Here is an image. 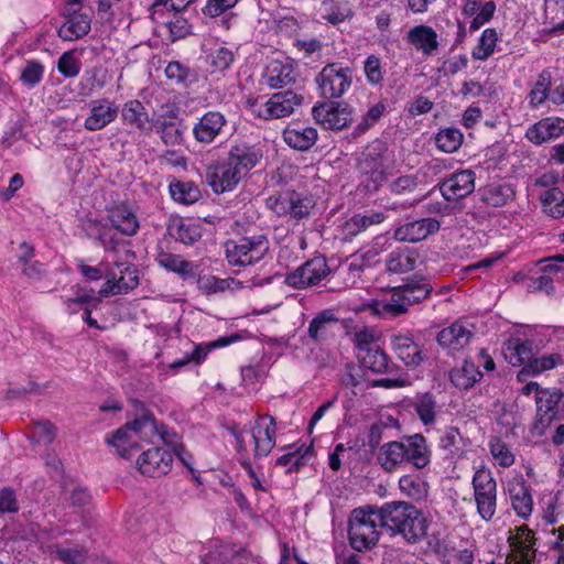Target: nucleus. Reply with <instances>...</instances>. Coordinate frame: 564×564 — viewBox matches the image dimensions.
<instances>
[{"instance_id": "nucleus-60", "label": "nucleus", "mask_w": 564, "mask_h": 564, "mask_svg": "<svg viewBox=\"0 0 564 564\" xmlns=\"http://www.w3.org/2000/svg\"><path fill=\"white\" fill-rule=\"evenodd\" d=\"M490 452L492 456L499 462L502 467H509L514 463V455L510 452L509 447L501 441H496L490 444Z\"/></svg>"}, {"instance_id": "nucleus-57", "label": "nucleus", "mask_w": 564, "mask_h": 564, "mask_svg": "<svg viewBox=\"0 0 564 564\" xmlns=\"http://www.w3.org/2000/svg\"><path fill=\"white\" fill-rule=\"evenodd\" d=\"M551 86L550 73H542L539 80L535 83L534 88L530 93L531 104L534 106L541 105L547 97V90Z\"/></svg>"}, {"instance_id": "nucleus-51", "label": "nucleus", "mask_w": 564, "mask_h": 564, "mask_svg": "<svg viewBox=\"0 0 564 564\" xmlns=\"http://www.w3.org/2000/svg\"><path fill=\"white\" fill-rule=\"evenodd\" d=\"M413 405L419 417L425 425L434 422L436 402L431 393L420 395Z\"/></svg>"}, {"instance_id": "nucleus-7", "label": "nucleus", "mask_w": 564, "mask_h": 564, "mask_svg": "<svg viewBox=\"0 0 564 564\" xmlns=\"http://www.w3.org/2000/svg\"><path fill=\"white\" fill-rule=\"evenodd\" d=\"M354 108L343 101H322L312 108L314 121L325 130L340 131L347 129L354 120Z\"/></svg>"}, {"instance_id": "nucleus-21", "label": "nucleus", "mask_w": 564, "mask_h": 564, "mask_svg": "<svg viewBox=\"0 0 564 564\" xmlns=\"http://www.w3.org/2000/svg\"><path fill=\"white\" fill-rule=\"evenodd\" d=\"M564 133V119L544 118L532 124L525 137L535 144H542L560 138Z\"/></svg>"}, {"instance_id": "nucleus-30", "label": "nucleus", "mask_w": 564, "mask_h": 564, "mask_svg": "<svg viewBox=\"0 0 564 564\" xmlns=\"http://www.w3.org/2000/svg\"><path fill=\"white\" fill-rule=\"evenodd\" d=\"M377 460L384 470H395L401 464L406 463L404 442L392 441L383 444Z\"/></svg>"}, {"instance_id": "nucleus-31", "label": "nucleus", "mask_w": 564, "mask_h": 564, "mask_svg": "<svg viewBox=\"0 0 564 564\" xmlns=\"http://www.w3.org/2000/svg\"><path fill=\"white\" fill-rule=\"evenodd\" d=\"M408 42L425 55L432 54L438 46L437 33L427 25H416L406 34Z\"/></svg>"}, {"instance_id": "nucleus-52", "label": "nucleus", "mask_w": 564, "mask_h": 564, "mask_svg": "<svg viewBox=\"0 0 564 564\" xmlns=\"http://www.w3.org/2000/svg\"><path fill=\"white\" fill-rule=\"evenodd\" d=\"M106 282L99 290L100 297L127 293V286L122 288L119 283L118 272L115 268L108 265L105 270Z\"/></svg>"}, {"instance_id": "nucleus-41", "label": "nucleus", "mask_w": 564, "mask_h": 564, "mask_svg": "<svg viewBox=\"0 0 564 564\" xmlns=\"http://www.w3.org/2000/svg\"><path fill=\"white\" fill-rule=\"evenodd\" d=\"M514 194L509 184L489 185L482 193V200L490 206L500 207L513 199Z\"/></svg>"}, {"instance_id": "nucleus-4", "label": "nucleus", "mask_w": 564, "mask_h": 564, "mask_svg": "<svg viewBox=\"0 0 564 564\" xmlns=\"http://www.w3.org/2000/svg\"><path fill=\"white\" fill-rule=\"evenodd\" d=\"M433 291V286L423 280H410L403 285L393 289L390 300L380 303V314L392 317L408 312L410 305L419 304L426 300Z\"/></svg>"}, {"instance_id": "nucleus-59", "label": "nucleus", "mask_w": 564, "mask_h": 564, "mask_svg": "<svg viewBox=\"0 0 564 564\" xmlns=\"http://www.w3.org/2000/svg\"><path fill=\"white\" fill-rule=\"evenodd\" d=\"M294 82L295 77L292 76L291 73H279L278 75H269L268 73H262L261 78L259 79L260 85H265L271 89L282 88Z\"/></svg>"}, {"instance_id": "nucleus-37", "label": "nucleus", "mask_w": 564, "mask_h": 564, "mask_svg": "<svg viewBox=\"0 0 564 564\" xmlns=\"http://www.w3.org/2000/svg\"><path fill=\"white\" fill-rule=\"evenodd\" d=\"M128 423L133 430L138 441L154 443V438L159 433V424L153 414L145 413Z\"/></svg>"}, {"instance_id": "nucleus-24", "label": "nucleus", "mask_w": 564, "mask_h": 564, "mask_svg": "<svg viewBox=\"0 0 564 564\" xmlns=\"http://www.w3.org/2000/svg\"><path fill=\"white\" fill-rule=\"evenodd\" d=\"M404 447L406 449V463L412 464L417 469H423L430 464L431 451L422 434L404 437Z\"/></svg>"}, {"instance_id": "nucleus-50", "label": "nucleus", "mask_w": 564, "mask_h": 564, "mask_svg": "<svg viewBox=\"0 0 564 564\" xmlns=\"http://www.w3.org/2000/svg\"><path fill=\"white\" fill-rule=\"evenodd\" d=\"M399 487L402 492L415 500L424 498L427 494L426 484L419 477L410 475H405L400 478Z\"/></svg>"}, {"instance_id": "nucleus-39", "label": "nucleus", "mask_w": 564, "mask_h": 564, "mask_svg": "<svg viewBox=\"0 0 564 564\" xmlns=\"http://www.w3.org/2000/svg\"><path fill=\"white\" fill-rule=\"evenodd\" d=\"M415 262L410 250L397 249L391 251L387 258V271L395 274L406 273L415 268Z\"/></svg>"}, {"instance_id": "nucleus-1", "label": "nucleus", "mask_w": 564, "mask_h": 564, "mask_svg": "<svg viewBox=\"0 0 564 564\" xmlns=\"http://www.w3.org/2000/svg\"><path fill=\"white\" fill-rule=\"evenodd\" d=\"M383 528L391 534H401L409 543L426 534V520L421 511L408 502L393 501L381 507Z\"/></svg>"}, {"instance_id": "nucleus-32", "label": "nucleus", "mask_w": 564, "mask_h": 564, "mask_svg": "<svg viewBox=\"0 0 564 564\" xmlns=\"http://www.w3.org/2000/svg\"><path fill=\"white\" fill-rule=\"evenodd\" d=\"M511 546L521 554L523 564H531L535 557V538L533 532L525 525L516 529V534L509 538Z\"/></svg>"}, {"instance_id": "nucleus-38", "label": "nucleus", "mask_w": 564, "mask_h": 564, "mask_svg": "<svg viewBox=\"0 0 564 564\" xmlns=\"http://www.w3.org/2000/svg\"><path fill=\"white\" fill-rule=\"evenodd\" d=\"M383 220L384 215L379 212H373L369 215H355L344 224L345 237L352 238L370 226L381 224Z\"/></svg>"}, {"instance_id": "nucleus-11", "label": "nucleus", "mask_w": 564, "mask_h": 564, "mask_svg": "<svg viewBox=\"0 0 564 564\" xmlns=\"http://www.w3.org/2000/svg\"><path fill=\"white\" fill-rule=\"evenodd\" d=\"M267 206L278 215L290 214L296 219H302L308 216L312 200L294 191H286L278 196H270L267 199Z\"/></svg>"}, {"instance_id": "nucleus-25", "label": "nucleus", "mask_w": 564, "mask_h": 564, "mask_svg": "<svg viewBox=\"0 0 564 564\" xmlns=\"http://www.w3.org/2000/svg\"><path fill=\"white\" fill-rule=\"evenodd\" d=\"M473 333L462 323H454L438 332L436 340L443 348L458 350L470 341Z\"/></svg>"}, {"instance_id": "nucleus-33", "label": "nucleus", "mask_w": 564, "mask_h": 564, "mask_svg": "<svg viewBox=\"0 0 564 564\" xmlns=\"http://www.w3.org/2000/svg\"><path fill=\"white\" fill-rule=\"evenodd\" d=\"M109 220L113 228L127 236H133L139 229L137 216L127 205H117L109 210Z\"/></svg>"}, {"instance_id": "nucleus-48", "label": "nucleus", "mask_w": 564, "mask_h": 564, "mask_svg": "<svg viewBox=\"0 0 564 564\" xmlns=\"http://www.w3.org/2000/svg\"><path fill=\"white\" fill-rule=\"evenodd\" d=\"M462 436L457 427H446L440 438V447L447 452V458L454 459L459 456Z\"/></svg>"}, {"instance_id": "nucleus-49", "label": "nucleus", "mask_w": 564, "mask_h": 564, "mask_svg": "<svg viewBox=\"0 0 564 564\" xmlns=\"http://www.w3.org/2000/svg\"><path fill=\"white\" fill-rule=\"evenodd\" d=\"M118 272V279L122 288L127 286V293L135 289L139 284L138 270L128 262L116 261L112 265Z\"/></svg>"}, {"instance_id": "nucleus-64", "label": "nucleus", "mask_w": 564, "mask_h": 564, "mask_svg": "<svg viewBox=\"0 0 564 564\" xmlns=\"http://www.w3.org/2000/svg\"><path fill=\"white\" fill-rule=\"evenodd\" d=\"M80 67L79 53L75 51L65 52L57 62V70H79Z\"/></svg>"}, {"instance_id": "nucleus-55", "label": "nucleus", "mask_w": 564, "mask_h": 564, "mask_svg": "<svg viewBox=\"0 0 564 564\" xmlns=\"http://www.w3.org/2000/svg\"><path fill=\"white\" fill-rule=\"evenodd\" d=\"M55 554L65 564H84L87 551L82 546L65 547L56 545Z\"/></svg>"}, {"instance_id": "nucleus-14", "label": "nucleus", "mask_w": 564, "mask_h": 564, "mask_svg": "<svg viewBox=\"0 0 564 564\" xmlns=\"http://www.w3.org/2000/svg\"><path fill=\"white\" fill-rule=\"evenodd\" d=\"M234 167L235 165L228 159L224 164L208 166L205 178L215 193L221 194L231 191L245 176L238 167Z\"/></svg>"}, {"instance_id": "nucleus-46", "label": "nucleus", "mask_w": 564, "mask_h": 564, "mask_svg": "<svg viewBox=\"0 0 564 564\" xmlns=\"http://www.w3.org/2000/svg\"><path fill=\"white\" fill-rule=\"evenodd\" d=\"M338 318L330 310H324L319 312L310 323L308 336L314 340L324 338V333L327 326L332 323H337Z\"/></svg>"}, {"instance_id": "nucleus-28", "label": "nucleus", "mask_w": 564, "mask_h": 564, "mask_svg": "<svg viewBox=\"0 0 564 564\" xmlns=\"http://www.w3.org/2000/svg\"><path fill=\"white\" fill-rule=\"evenodd\" d=\"M358 360L360 365L373 373L390 372L389 358L379 347L364 346L358 349Z\"/></svg>"}, {"instance_id": "nucleus-36", "label": "nucleus", "mask_w": 564, "mask_h": 564, "mask_svg": "<svg viewBox=\"0 0 564 564\" xmlns=\"http://www.w3.org/2000/svg\"><path fill=\"white\" fill-rule=\"evenodd\" d=\"M169 234L184 245H193L202 238L203 231L200 225L180 219L169 226Z\"/></svg>"}, {"instance_id": "nucleus-42", "label": "nucleus", "mask_w": 564, "mask_h": 564, "mask_svg": "<svg viewBox=\"0 0 564 564\" xmlns=\"http://www.w3.org/2000/svg\"><path fill=\"white\" fill-rule=\"evenodd\" d=\"M122 118L127 124L139 130L144 129L149 121L145 108L139 100H130L124 105L122 109Z\"/></svg>"}, {"instance_id": "nucleus-23", "label": "nucleus", "mask_w": 564, "mask_h": 564, "mask_svg": "<svg viewBox=\"0 0 564 564\" xmlns=\"http://www.w3.org/2000/svg\"><path fill=\"white\" fill-rule=\"evenodd\" d=\"M508 492L513 510L518 516L527 519L532 513L533 500L525 481L523 479H513L508 484Z\"/></svg>"}, {"instance_id": "nucleus-54", "label": "nucleus", "mask_w": 564, "mask_h": 564, "mask_svg": "<svg viewBox=\"0 0 564 564\" xmlns=\"http://www.w3.org/2000/svg\"><path fill=\"white\" fill-rule=\"evenodd\" d=\"M367 380L365 368L359 365H346L345 372L341 376L340 382L345 387L358 389L362 382Z\"/></svg>"}, {"instance_id": "nucleus-35", "label": "nucleus", "mask_w": 564, "mask_h": 564, "mask_svg": "<svg viewBox=\"0 0 564 564\" xmlns=\"http://www.w3.org/2000/svg\"><path fill=\"white\" fill-rule=\"evenodd\" d=\"M392 347L398 357L410 367H416L423 361L422 350L411 338L404 336L394 337Z\"/></svg>"}, {"instance_id": "nucleus-5", "label": "nucleus", "mask_w": 564, "mask_h": 564, "mask_svg": "<svg viewBox=\"0 0 564 564\" xmlns=\"http://www.w3.org/2000/svg\"><path fill=\"white\" fill-rule=\"evenodd\" d=\"M225 256L230 265L247 267L259 262L269 251L265 236L240 237L224 245Z\"/></svg>"}, {"instance_id": "nucleus-9", "label": "nucleus", "mask_w": 564, "mask_h": 564, "mask_svg": "<svg viewBox=\"0 0 564 564\" xmlns=\"http://www.w3.org/2000/svg\"><path fill=\"white\" fill-rule=\"evenodd\" d=\"M564 394L560 389H543L535 397L538 413L535 429L542 434L553 420L564 415Z\"/></svg>"}, {"instance_id": "nucleus-3", "label": "nucleus", "mask_w": 564, "mask_h": 564, "mask_svg": "<svg viewBox=\"0 0 564 564\" xmlns=\"http://www.w3.org/2000/svg\"><path fill=\"white\" fill-rule=\"evenodd\" d=\"M381 508L365 506L351 511L348 520L349 543L356 551L373 547L380 536L378 528H383Z\"/></svg>"}, {"instance_id": "nucleus-47", "label": "nucleus", "mask_w": 564, "mask_h": 564, "mask_svg": "<svg viewBox=\"0 0 564 564\" xmlns=\"http://www.w3.org/2000/svg\"><path fill=\"white\" fill-rule=\"evenodd\" d=\"M87 230L89 235H96V239L100 241L101 246L107 251H117L118 247L122 242V240L117 238L110 229L105 228L97 221L89 223Z\"/></svg>"}, {"instance_id": "nucleus-20", "label": "nucleus", "mask_w": 564, "mask_h": 564, "mask_svg": "<svg viewBox=\"0 0 564 564\" xmlns=\"http://www.w3.org/2000/svg\"><path fill=\"white\" fill-rule=\"evenodd\" d=\"M90 106V115L84 123L89 131L100 130L117 118L119 109L108 99L94 100Z\"/></svg>"}, {"instance_id": "nucleus-6", "label": "nucleus", "mask_w": 564, "mask_h": 564, "mask_svg": "<svg viewBox=\"0 0 564 564\" xmlns=\"http://www.w3.org/2000/svg\"><path fill=\"white\" fill-rule=\"evenodd\" d=\"M387 151V143L380 139H376L369 143L361 153L358 167L364 174L370 176L366 184V188L369 192L378 191L387 180V173L384 171Z\"/></svg>"}, {"instance_id": "nucleus-2", "label": "nucleus", "mask_w": 564, "mask_h": 564, "mask_svg": "<svg viewBox=\"0 0 564 564\" xmlns=\"http://www.w3.org/2000/svg\"><path fill=\"white\" fill-rule=\"evenodd\" d=\"M538 352L539 348L533 340L511 338L506 343L505 358L512 366L523 365V368L518 373L519 381H524L529 376H536L543 371L551 370L563 362L560 354H551L538 358Z\"/></svg>"}, {"instance_id": "nucleus-17", "label": "nucleus", "mask_w": 564, "mask_h": 564, "mask_svg": "<svg viewBox=\"0 0 564 564\" xmlns=\"http://www.w3.org/2000/svg\"><path fill=\"white\" fill-rule=\"evenodd\" d=\"M440 221L434 218H423L401 225L394 229L393 238L401 242H417L440 230Z\"/></svg>"}, {"instance_id": "nucleus-56", "label": "nucleus", "mask_w": 564, "mask_h": 564, "mask_svg": "<svg viewBox=\"0 0 564 564\" xmlns=\"http://www.w3.org/2000/svg\"><path fill=\"white\" fill-rule=\"evenodd\" d=\"M234 59V52L226 47H220L208 56L209 65L217 70H226L231 66Z\"/></svg>"}, {"instance_id": "nucleus-27", "label": "nucleus", "mask_w": 564, "mask_h": 564, "mask_svg": "<svg viewBox=\"0 0 564 564\" xmlns=\"http://www.w3.org/2000/svg\"><path fill=\"white\" fill-rule=\"evenodd\" d=\"M89 31L90 18L74 9L72 12H68L67 20L59 28L58 34L64 40L74 41L86 35Z\"/></svg>"}, {"instance_id": "nucleus-62", "label": "nucleus", "mask_w": 564, "mask_h": 564, "mask_svg": "<svg viewBox=\"0 0 564 564\" xmlns=\"http://www.w3.org/2000/svg\"><path fill=\"white\" fill-rule=\"evenodd\" d=\"M238 0H207L206 6L203 8V13L215 18L234 8Z\"/></svg>"}, {"instance_id": "nucleus-26", "label": "nucleus", "mask_w": 564, "mask_h": 564, "mask_svg": "<svg viewBox=\"0 0 564 564\" xmlns=\"http://www.w3.org/2000/svg\"><path fill=\"white\" fill-rule=\"evenodd\" d=\"M226 123L224 116L218 111L205 113L194 127V135L197 141L210 143Z\"/></svg>"}, {"instance_id": "nucleus-15", "label": "nucleus", "mask_w": 564, "mask_h": 564, "mask_svg": "<svg viewBox=\"0 0 564 564\" xmlns=\"http://www.w3.org/2000/svg\"><path fill=\"white\" fill-rule=\"evenodd\" d=\"M443 197L448 200L465 198L475 189V172L463 170L453 173L438 184Z\"/></svg>"}, {"instance_id": "nucleus-53", "label": "nucleus", "mask_w": 564, "mask_h": 564, "mask_svg": "<svg viewBox=\"0 0 564 564\" xmlns=\"http://www.w3.org/2000/svg\"><path fill=\"white\" fill-rule=\"evenodd\" d=\"M498 40L495 29H486L479 40L478 46L474 51V56L479 59L487 58L492 52Z\"/></svg>"}, {"instance_id": "nucleus-22", "label": "nucleus", "mask_w": 564, "mask_h": 564, "mask_svg": "<svg viewBox=\"0 0 564 564\" xmlns=\"http://www.w3.org/2000/svg\"><path fill=\"white\" fill-rule=\"evenodd\" d=\"M322 97L335 99L343 96L351 85L346 73H319L316 77Z\"/></svg>"}, {"instance_id": "nucleus-13", "label": "nucleus", "mask_w": 564, "mask_h": 564, "mask_svg": "<svg viewBox=\"0 0 564 564\" xmlns=\"http://www.w3.org/2000/svg\"><path fill=\"white\" fill-rule=\"evenodd\" d=\"M276 421L269 414L258 415L251 426V434L254 443V456L265 457L275 446Z\"/></svg>"}, {"instance_id": "nucleus-40", "label": "nucleus", "mask_w": 564, "mask_h": 564, "mask_svg": "<svg viewBox=\"0 0 564 564\" xmlns=\"http://www.w3.org/2000/svg\"><path fill=\"white\" fill-rule=\"evenodd\" d=\"M158 262L161 267L173 271L183 278H192L195 274L194 265L192 262L182 259V257L178 254L161 252L158 256Z\"/></svg>"}, {"instance_id": "nucleus-43", "label": "nucleus", "mask_w": 564, "mask_h": 564, "mask_svg": "<svg viewBox=\"0 0 564 564\" xmlns=\"http://www.w3.org/2000/svg\"><path fill=\"white\" fill-rule=\"evenodd\" d=\"M170 193L174 200L185 205L195 203L200 196L198 187L192 182L172 183Z\"/></svg>"}, {"instance_id": "nucleus-10", "label": "nucleus", "mask_w": 564, "mask_h": 564, "mask_svg": "<svg viewBox=\"0 0 564 564\" xmlns=\"http://www.w3.org/2000/svg\"><path fill=\"white\" fill-rule=\"evenodd\" d=\"M330 272L324 257L307 260L285 275V283L294 289H305L318 284Z\"/></svg>"}, {"instance_id": "nucleus-63", "label": "nucleus", "mask_w": 564, "mask_h": 564, "mask_svg": "<svg viewBox=\"0 0 564 564\" xmlns=\"http://www.w3.org/2000/svg\"><path fill=\"white\" fill-rule=\"evenodd\" d=\"M386 107L382 104H377L371 107L361 123H359L356 128V133L365 132L369 127L373 126L384 112Z\"/></svg>"}, {"instance_id": "nucleus-61", "label": "nucleus", "mask_w": 564, "mask_h": 564, "mask_svg": "<svg viewBox=\"0 0 564 564\" xmlns=\"http://www.w3.org/2000/svg\"><path fill=\"white\" fill-rule=\"evenodd\" d=\"M417 186V178L414 175H403L394 180L390 184L391 193L403 195L413 192Z\"/></svg>"}, {"instance_id": "nucleus-16", "label": "nucleus", "mask_w": 564, "mask_h": 564, "mask_svg": "<svg viewBox=\"0 0 564 564\" xmlns=\"http://www.w3.org/2000/svg\"><path fill=\"white\" fill-rule=\"evenodd\" d=\"M302 100L303 97L292 90L275 93L265 102V108L259 112V117L265 120L288 117L293 113L294 106L300 105Z\"/></svg>"}, {"instance_id": "nucleus-34", "label": "nucleus", "mask_w": 564, "mask_h": 564, "mask_svg": "<svg viewBox=\"0 0 564 564\" xmlns=\"http://www.w3.org/2000/svg\"><path fill=\"white\" fill-rule=\"evenodd\" d=\"M482 378V372L469 360H465L462 367L454 368L449 372L451 382L460 390H468Z\"/></svg>"}, {"instance_id": "nucleus-58", "label": "nucleus", "mask_w": 564, "mask_h": 564, "mask_svg": "<svg viewBox=\"0 0 564 564\" xmlns=\"http://www.w3.org/2000/svg\"><path fill=\"white\" fill-rule=\"evenodd\" d=\"M496 11V3L494 1H488L480 4L478 13L474 17L470 22L469 29L471 31H476L480 29L485 23L489 22Z\"/></svg>"}, {"instance_id": "nucleus-19", "label": "nucleus", "mask_w": 564, "mask_h": 564, "mask_svg": "<svg viewBox=\"0 0 564 564\" xmlns=\"http://www.w3.org/2000/svg\"><path fill=\"white\" fill-rule=\"evenodd\" d=\"M106 442L124 459H130L140 449L138 438L128 422L113 431Z\"/></svg>"}, {"instance_id": "nucleus-18", "label": "nucleus", "mask_w": 564, "mask_h": 564, "mask_svg": "<svg viewBox=\"0 0 564 564\" xmlns=\"http://www.w3.org/2000/svg\"><path fill=\"white\" fill-rule=\"evenodd\" d=\"M263 158L262 149L256 144L245 141L235 142L228 152V160L235 165L234 169L241 171L245 175L252 170Z\"/></svg>"}, {"instance_id": "nucleus-12", "label": "nucleus", "mask_w": 564, "mask_h": 564, "mask_svg": "<svg viewBox=\"0 0 564 564\" xmlns=\"http://www.w3.org/2000/svg\"><path fill=\"white\" fill-rule=\"evenodd\" d=\"M173 463V454L161 447L144 451L137 459V466L141 474L150 477L166 475Z\"/></svg>"}, {"instance_id": "nucleus-44", "label": "nucleus", "mask_w": 564, "mask_h": 564, "mask_svg": "<svg viewBox=\"0 0 564 564\" xmlns=\"http://www.w3.org/2000/svg\"><path fill=\"white\" fill-rule=\"evenodd\" d=\"M542 204L544 212L553 218H560L564 216V193L553 187L547 189L542 196Z\"/></svg>"}, {"instance_id": "nucleus-45", "label": "nucleus", "mask_w": 564, "mask_h": 564, "mask_svg": "<svg viewBox=\"0 0 564 564\" xmlns=\"http://www.w3.org/2000/svg\"><path fill=\"white\" fill-rule=\"evenodd\" d=\"M463 139L464 137L459 129L446 128L436 134L435 142L442 151L453 153L459 149L463 143Z\"/></svg>"}, {"instance_id": "nucleus-8", "label": "nucleus", "mask_w": 564, "mask_h": 564, "mask_svg": "<svg viewBox=\"0 0 564 564\" xmlns=\"http://www.w3.org/2000/svg\"><path fill=\"white\" fill-rule=\"evenodd\" d=\"M473 488L479 516L489 521L496 513L497 482L490 470L481 468L473 477Z\"/></svg>"}, {"instance_id": "nucleus-29", "label": "nucleus", "mask_w": 564, "mask_h": 564, "mask_svg": "<svg viewBox=\"0 0 564 564\" xmlns=\"http://www.w3.org/2000/svg\"><path fill=\"white\" fill-rule=\"evenodd\" d=\"M317 130L313 127H289L283 131V140L299 151L310 150L317 140Z\"/></svg>"}]
</instances>
